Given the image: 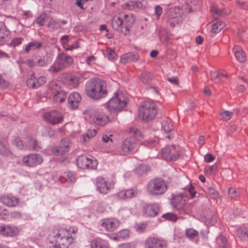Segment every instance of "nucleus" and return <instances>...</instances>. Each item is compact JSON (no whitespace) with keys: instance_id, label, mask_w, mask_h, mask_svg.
Wrapping results in <instances>:
<instances>
[{"instance_id":"obj_1","label":"nucleus","mask_w":248,"mask_h":248,"mask_svg":"<svg viewBox=\"0 0 248 248\" xmlns=\"http://www.w3.org/2000/svg\"><path fill=\"white\" fill-rule=\"evenodd\" d=\"M85 92L88 97L95 100L106 97L108 93L106 82L100 78H92L88 81Z\"/></svg>"},{"instance_id":"obj_2","label":"nucleus","mask_w":248,"mask_h":248,"mask_svg":"<svg viewBox=\"0 0 248 248\" xmlns=\"http://www.w3.org/2000/svg\"><path fill=\"white\" fill-rule=\"evenodd\" d=\"M63 232H59L49 241L48 248H68L73 242V238L69 235H64Z\"/></svg>"},{"instance_id":"obj_3","label":"nucleus","mask_w":248,"mask_h":248,"mask_svg":"<svg viewBox=\"0 0 248 248\" xmlns=\"http://www.w3.org/2000/svg\"><path fill=\"white\" fill-rule=\"evenodd\" d=\"M73 62V58L62 52L57 57V60L51 65L48 69L50 72L57 73L69 67Z\"/></svg>"},{"instance_id":"obj_4","label":"nucleus","mask_w":248,"mask_h":248,"mask_svg":"<svg viewBox=\"0 0 248 248\" xmlns=\"http://www.w3.org/2000/svg\"><path fill=\"white\" fill-rule=\"evenodd\" d=\"M147 189L150 195L157 196L165 193L168 189V186L164 180L160 178L154 179L148 183Z\"/></svg>"},{"instance_id":"obj_5","label":"nucleus","mask_w":248,"mask_h":248,"mask_svg":"<svg viewBox=\"0 0 248 248\" xmlns=\"http://www.w3.org/2000/svg\"><path fill=\"white\" fill-rule=\"evenodd\" d=\"M157 109L155 105L150 101L143 102L139 108V116L146 122L152 120L155 116Z\"/></svg>"},{"instance_id":"obj_6","label":"nucleus","mask_w":248,"mask_h":248,"mask_svg":"<svg viewBox=\"0 0 248 248\" xmlns=\"http://www.w3.org/2000/svg\"><path fill=\"white\" fill-rule=\"evenodd\" d=\"M161 155L162 157L166 160L175 161L180 156L179 148L173 145L167 146L162 149Z\"/></svg>"},{"instance_id":"obj_7","label":"nucleus","mask_w":248,"mask_h":248,"mask_svg":"<svg viewBox=\"0 0 248 248\" xmlns=\"http://www.w3.org/2000/svg\"><path fill=\"white\" fill-rule=\"evenodd\" d=\"M43 116L45 121L52 125L62 123L63 119L62 114L57 110L45 112Z\"/></svg>"},{"instance_id":"obj_8","label":"nucleus","mask_w":248,"mask_h":248,"mask_svg":"<svg viewBox=\"0 0 248 248\" xmlns=\"http://www.w3.org/2000/svg\"><path fill=\"white\" fill-rule=\"evenodd\" d=\"M122 96L117 95L112 97L107 103L106 106L110 111H120L126 104L125 100H122Z\"/></svg>"},{"instance_id":"obj_9","label":"nucleus","mask_w":248,"mask_h":248,"mask_svg":"<svg viewBox=\"0 0 248 248\" xmlns=\"http://www.w3.org/2000/svg\"><path fill=\"white\" fill-rule=\"evenodd\" d=\"M77 165L78 168L83 169H92L96 168V163L92 158L86 155H82L77 159Z\"/></svg>"},{"instance_id":"obj_10","label":"nucleus","mask_w":248,"mask_h":248,"mask_svg":"<svg viewBox=\"0 0 248 248\" xmlns=\"http://www.w3.org/2000/svg\"><path fill=\"white\" fill-rule=\"evenodd\" d=\"M119 224V221L115 218H106L100 220L101 227L108 232L114 231Z\"/></svg>"},{"instance_id":"obj_11","label":"nucleus","mask_w":248,"mask_h":248,"mask_svg":"<svg viewBox=\"0 0 248 248\" xmlns=\"http://www.w3.org/2000/svg\"><path fill=\"white\" fill-rule=\"evenodd\" d=\"M135 146L136 143L134 139L127 138L121 144V153L123 155H129L134 151Z\"/></svg>"},{"instance_id":"obj_12","label":"nucleus","mask_w":248,"mask_h":248,"mask_svg":"<svg viewBox=\"0 0 248 248\" xmlns=\"http://www.w3.org/2000/svg\"><path fill=\"white\" fill-rule=\"evenodd\" d=\"M43 159L39 154H31L24 157L23 161L25 165L29 167H35L41 164Z\"/></svg>"},{"instance_id":"obj_13","label":"nucleus","mask_w":248,"mask_h":248,"mask_svg":"<svg viewBox=\"0 0 248 248\" xmlns=\"http://www.w3.org/2000/svg\"><path fill=\"white\" fill-rule=\"evenodd\" d=\"M171 203L175 210L179 211L181 214H185L184 207L186 204V200L184 198L182 194H179L174 196Z\"/></svg>"},{"instance_id":"obj_14","label":"nucleus","mask_w":248,"mask_h":248,"mask_svg":"<svg viewBox=\"0 0 248 248\" xmlns=\"http://www.w3.org/2000/svg\"><path fill=\"white\" fill-rule=\"evenodd\" d=\"M96 186L100 193L106 194L110 188H113L114 184L112 181L110 183H108L104 178L97 177L96 180Z\"/></svg>"},{"instance_id":"obj_15","label":"nucleus","mask_w":248,"mask_h":248,"mask_svg":"<svg viewBox=\"0 0 248 248\" xmlns=\"http://www.w3.org/2000/svg\"><path fill=\"white\" fill-rule=\"evenodd\" d=\"M146 248H166V242L156 237H149L145 242Z\"/></svg>"},{"instance_id":"obj_16","label":"nucleus","mask_w":248,"mask_h":248,"mask_svg":"<svg viewBox=\"0 0 248 248\" xmlns=\"http://www.w3.org/2000/svg\"><path fill=\"white\" fill-rule=\"evenodd\" d=\"M143 213L149 217H155L158 215L160 208L158 204H144Z\"/></svg>"},{"instance_id":"obj_17","label":"nucleus","mask_w":248,"mask_h":248,"mask_svg":"<svg viewBox=\"0 0 248 248\" xmlns=\"http://www.w3.org/2000/svg\"><path fill=\"white\" fill-rule=\"evenodd\" d=\"M122 18L124 20V34L125 36L129 34V27H131L135 21V18L132 14L122 15Z\"/></svg>"},{"instance_id":"obj_18","label":"nucleus","mask_w":248,"mask_h":248,"mask_svg":"<svg viewBox=\"0 0 248 248\" xmlns=\"http://www.w3.org/2000/svg\"><path fill=\"white\" fill-rule=\"evenodd\" d=\"M81 100V97L80 94L77 92H74L69 95L68 102L71 108L76 109L78 107Z\"/></svg>"},{"instance_id":"obj_19","label":"nucleus","mask_w":248,"mask_h":248,"mask_svg":"<svg viewBox=\"0 0 248 248\" xmlns=\"http://www.w3.org/2000/svg\"><path fill=\"white\" fill-rule=\"evenodd\" d=\"M137 192L134 189L122 190L116 194L117 197L121 200H127L131 199L136 196Z\"/></svg>"},{"instance_id":"obj_20","label":"nucleus","mask_w":248,"mask_h":248,"mask_svg":"<svg viewBox=\"0 0 248 248\" xmlns=\"http://www.w3.org/2000/svg\"><path fill=\"white\" fill-rule=\"evenodd\" d=\"M1 202L9 207H15L19 203V199L15 197L4 195L0 198Z\"/></svg>"},{"instance_id":"obj_21","label":"nucleus","mask_w":248,"mask_h":248,"mask_svg":"<svg viewBox=\"0 0 248 248\" xmlns=\"http://www.w3.org/2000/svg\"><path fill=\"white\" fill-rule=\"evenodd\" d=\"M124 24V20L122 18V15L119 16H115L113 17L111 22V25L112 28L122 32L124 34V30H123V25Z\"/></svg>"},{"instance_id":"obj_22","label":"nucleus","mask_w":248,"mask_h":248,"mask_svg":"<svg viewBox=\"0 0 248 248\" xmlns=\"http://www.w3.org/2000/svg\"><path fill=\"white\" fill-rule=\"evenodd\" d=\"M0 232L6 236H13L18 233V228L9 226H1L0 227Z\"/></svg>"},{"instance_id":"obj_23","label":"nucleus","mask_w":248,"mask_h":248,"mask_svg":"<svg viewBox=\"0 0 248 248\" xmlns=\"http://www.w3.org/2000/svg\"><path fill=\"white\" fill-rule=\"evenodd\" d=\"M91 248H110L109 243L100 238L93 240L91 243Z\"/></svg>"},{"instance_id":"obj_24","label":"nucleus","mask_w":248,"mask_h":248,"mask_svg":"<svg viewBox=\"0 0 248 248\" xmlns=\"http://www.w3.org/2000/svg\"><path fill=\"white\" fill-rule=\"evenodd\" d=\"M10 31L8 30L4 23L0 22V42H4L9 38Z\"/></svg>"},{"instance_id":"obj_25","label":"nucleus","mask_w":248,"mask_h":248,"mask_svg":"<svg viewBox=\"0 0 248 248\" xmlns=\"http://www.w3.org/2000/svg\"><path fill=\"white\" fill-rule=\"evenodd\" d=\"M139 59V56L137 53H128L124 54L121 58V62L123 63H126L137 61Z\"/></svg>"},{"instance_id":"obj_26","label":"nucleus","mask_w":248,"mask_h":248,"mask_svg":"<svg viewBox=\"0 0 248 248\" xmlns=\"http://www.w3.org/2000/svg\"><path fill=\"white\" fill-rule=\"evenodd\" d=\"M233 51L237 61L241 62H245L246 54L240 46H235L233 48Z\"/></svg>"},{"instance_id":"obj_27","label":"nucleus","mask_w":248,"mask_h":248,"mask_svg":"<svg viewBox=\"0 0 248 248\" xmlns=\"http://www.w3.org/2000/svg\"><path fill=\"white\" fill-rule=\"evenodd\" d=\"M52 93L53 95V99L57 102L62 103L65 100L66 97L65 93L62 90L53 91L52 92Z\"/></svg>"},{"instance_id":"obj_28","label":"nucleus","mask_w":248,"mask_h":248,"mask_svg":"<svg viewBox=\"0 0 248 248\" xmlns=\"http://www.w3.org/2000/svg\"><path fill=\"white\" fill-rule=\"evenodd\" d=\"M94 123L98 125L103 126L108 121V116L101 114H95L93 118Z\"/></svg>"},{"instance_id":"obj_29","label":"nucleus","mask_w":248,"mask_h":248,"mask_svg":"<svg viewBox=\"0 0 248 248\" xmlns=\"http://www.w3.org/2000/svg\"><path fill=\"white\" fill-rule=\"evenodd\" d=\"M153 78V74L149 72H143L140 76V78L141 82L143 84L147 85H150V82Z\"/></svg>"},{"instance_id":"obj_30","label":"nucleus","mask_w":248,"mask_h":248,"mask_svg":"<svg viewBox=\"0 0 248 248\" xmlns=\"http://www.w3.org/2000/svg\"><path fill=\"white\" fill-rule=\"evenodd\" d=\"M42 43L41 42H37L36 41L30 42L26 46L25 51L26 53H29L31 50L39 49L41 47Z\"/></svg>"},{"instance_id":"obj_31","label":"nucleus","mask_w":248,"mask_h":248,"mask_svg":"<svg viewBox=\"0 0 248 248\" xmlns=\"http://www.w3.org/2000/svg\"><path fill=\"white\" fill-rule=\"evenodd\" d=\"M236 235L242 241H246L248 239V228L241 227L238 229Z\"/></svg>"},{"instance_id":"obj_32","label":"nucleus","mask_w":248,"mask_h":248,"mask_svg":"<svg viewBox=\"0 0 248 248\" xmlns=\"http://www.w3.org/2000/svg\"><path fill=\"white\" fill-rule=\"evenodd\" d=\"M225 26L226 25L224 22L221 21H218L212 25L211 32L217 33L221 31Z\"/></svg>"},{"instance_id":"obj_33","label":"nucleus","mask_w":248,"mask_h":248,"mask_svg":"<svg viewBox=\"0 0 248 248\" xmlns=\"http://www.w3.org/2000/svg\"><path fill=\"white\" fill-rule=\"evenodd\" d=\"M97 131L95 129L89 130L86 134L82 135L80 140L83 142L87 141L91 137H93L96 135Z\"/></svg>"},{"instance_id":"obj_34","label":"nucleus","mask_w":248,"mask_h":248,"mask_svg":"<svg viewBox=\"0 0 248 248\" xmlns=\"http://www.w3.org/2000/svg\"><path fill=\"white\" fill-rule=\"evenodd\" d=\"M150 170V167L146 165H140L135 170V172L139 175L141 176L146 173Z\"/></svg>"},{"instance_id":"obj_35","label":"nucleus","mask_w":248,"mask_h":248,"mask_svg":"<svg viewBox=\"0 0 248 248\" xmlns=\"http://www.w3.org/2000/svg\"><path fill=\"white\" fill-rule=\"evenodd\" d=\"M0 154L3 156L12 155L11 151L7 147L6 144L1 141H0Z\"/></svg>"},{"instance_id":"obj_36","label":"nucleus","mask_w":248,"mask_h":248,"mask_svg":"<svg viewBox=\"0 0 248 248\" xmlns=\"http://www.w3.org/2000/svg\"><path fill=\"white\" fill-rule=\"evenodd\" d=\"M29 148L34 151H39L41 147L39 146L38 142L35 139L30 138L29 141Z\"/></svg>"},{"instance_id":"obj_37","label":"nucleus","mask_w":248,"mask_h":248,"mask_svg":"<svg viewBox=\"0 0 248 248\" xmlns=\"http://www.w3.org/2000/svg\"><path fill=\"white\" fill-rule=\"evenodd\" d=\"M27 85L31 88H37L36 78L34 75L31 74V77L29 78L27 80Z\"/></svg>"},{"instance_id":"obj_38","label":"nucleus","mask_w":248,"mask_h":248,"mask_svg":"<svg viewBox=\"0 0 248 248\" xmlns=\"http://www.w3.org/2000/svg\"><path fill=\"white\" fill-rule=\"evenodd\" d=\"M63 147H62L60 145L59 146L55 147L52 149V152L55 155H64L68 152V150H64Z\"/></svg>"},{"instance_id":"obj_39","label":"nucleus","mask_w":248,"mask_h":248,"mask_svg":"<svg viewBox=\"0 0 248 248\" xmlns=\"http://www.w3.org/2000/svg\"><path fill=\"white\" fill-rule=\"evenodd\" d=\"M49 18V16L46 13H43L40 15L37 18V23L40 26H43L44 24V22L48 20Z\"/></svg>"},{"instance_id":"obj_40","label":"nucleus","mask_w":248,"mask_h":248,"mask_svg":"<svg viewBox=\"0 0 248 248\" xmlns=\"http://www.w3.org/2000/svg\"><path fill=\"white\" fill-rule=\"evenodd\" d=\"M211 77L215 83H218L221 81V74L217 71H212L211 72Z\"/></svg>"},{"instance_id":"obj_41","label":"nucleus","mask_w":248,"mask_h":248,"mask_svg":"<svg viewBox=\"0 0 248 248\" xmlns=\"http://www.w3.org/2000/svg\"><path fill=\"white\" fill-rule=\"evenodd\" d=\"M198 232L192 228L188 229L186 231V236L190 239L194 238L195 237L198 236Z\"/></svg>"},{"instance_id":"obj_42","label":"nucleus","mask_w":248,"mask_h":248,"mask_svg":"<svg viewBox=\"0 0 248 248\" xmlns=\"http://www.w3.org/2000/svg\"><path fill=\"white\" fill-rule=\"evenodd\" d=\"M162 217L163 218H165L166 220L173 222H175L178 219L176 215L172 213H167L166 214H163L162 216Z\"/></svg>"},{"instance_id":"obj_43","label":"nucleus","mask_w":248,"mask_h":248,"mask_svg":"<svg viewBox=\"0 0 248 248\" xmlns=\"http://www.w3.org/2000/svg\"><path fill=\"white\" fill-rule=\"evenodd\" d=\"M130 134H132L136 138L139 137H142V133L136 127H130L129 130Z\"/></svg>"},{"instance_id":"obj_44","label":"nucleus","mask_w":248,"mask_h":248,"mask_svg":"<svg viewBox=\"0 0 248 248\" xmlns=\"http://www.w3.org/2000/svg\"><path fill=\"white\" fill-rule=\"evenodd\" d=\"M35 63V65H37L39 66H45L46 64H48L49 62L47 58H46V60H45L44 58H43L42 57H40L37 59Z\"/></svg>"},{"instance_id":"obj_45","label":"nucleus","mask_w":248,"mask_h":248,"mask_svg":"<svg viewBox=\"0 0 248 248\" xmlns=\"http://www.w3.org/2000/svg\"><path fill=\"white\" fill-rule=\"evenodd\" d=\"M48 27L53 29H58L61 27V25L59 22H57L51 18L49 21Z\"/></svg>"},{"instance_id":"obj_46","label":"nucleus","mask_w":248,"mask_h":248,"mask_svg":"<svg viewBox=\"0 0 248 248\" xmlns=\"http://www.w3.org/2000/svg\"><path fill=\"white\" fill-rule=\"evenodd\" d=\"M223 120L228 121L230 120L233 115V112H230L228 110H224L220 113Z\"/></svg>"},{"instance_id":"obj_47","label":"nucleus","mask_w":248,"mask_h":248,"mask_svg":"<svg viewBox=\"0 0 248 248\" xmlns=\"http://www.w3.org/2000/svg\"><path fill=\"white\" fill-rule=\"evenodd\" d=\"M66 177L65 180L67 182H73L76 180L75 173L72 171L65 172Z\"/></svg>"},{"instance_id":"obj_48","label":"nucleus","mask_w":248,"mask_h":248,"mask_svg":"<svg viewBox=\"0 0 248 248\" xmlns=\"http://www.w3.org/2000/svg\"><path fill=\"white\" fill-rule=\"evenodd\" d=\"M228 194L232 199H235L240 195V193L234 188H230L229 190Z\"/></svg>"},{"instance_id":"obj_49","label":"nucleus","mask_w":248,"mask_h":248,"mask_svg":"<svg viewBox=\"0 0 248 248\" xmlns=\"http://www.w3.org/2000/svg\"><path fill=\"white\" fill-rule=\"evenodd\" d=\"M106 55H107L108 58L110 60L114 59L116 56L115 51L110 48H108L107 49Z\"/></svg>"},{"instance_id":"obj_50","label":"nucleus","mask_w":248,"mask_h":248,"mask_svg":"<svg viewBox=\"0 0 248 248\" xmlns=\"http://www.w3.org/2000/svg\"><path fill=\"white\" fill-rule=\"evenodd\" d=\"M62 147H63L64 150H68L69 147V140L67 138H64L62 140L60 145Z\"/></svg>"},{"instance_id":"obj_51","label":"nucleus","mask_w":248,"mask_h":248,"mask_svg":"<svg viewBox=\"0 0 248 248\" xmlns=\"http://www.w3.org/2000/svg\"><path fill=\"white\" fill-rule=\"evenodd\" d=\"M13 144L20 149L23 148L22 141L19 137L15 138L13 141Z\"/></svg>"},{"instance_id":"obj_52","label":"nucleus","mask_w":248,"mask_h":248,"mask_svg":"<svg viewBox=\"0 0 248 248\" xmlns=\"http://www.w3.org/2000/svg\"><path fill=\"white\" fill-rule=\"evenodd\" d=\"M118 235L119 237L124 239L129 236V231L127 229L122 230L118 232Z\"/></svg>"},{"instance_id":"obj_53","label":"nucleus","mask_w":248,"mask_h":248,"mask_svg":"<svg viewBox=\"0 0 248 248\" xmlns=\"http://www.w3.org/2000/svg\"><path fill=\"white\" fill-rule=\"evenodd\" d=\"M23 40V39L21 37L14 38L12 40L10 43V46L15 47L21 44Z\"/></svg>"},{"instance_id":"obj_54","label":"nucleus","mask_w":248,"mask_h":248,"mask_svg":"<svg viewBox=\"0 0 248 248\" xmlns=\"http://www.w3.org/2000/svg\"><path fill=\"white\" fill-rule=\"evenodd\" d=\"M10 216L12 219H17L21 218L22 213L19 211H15L11 212Z\"/></svg>"},{"instance_id":"obj_55","label":"nucleus","mask_w":248,"mask_h":248,"mask_svg":"<svg viewBox=\"0 0 248 248\" xmlns=\"http://www.w3.org/2000/svg\"><path fill=\"white\" fill-rule=\"evenodd\" d=\"M208 191L212 198L216 199L218 197V194L214 188L209 187L208 188Z\"/></svg>"},{"instance_id":"obj_56","label":"nucleus","mask_w":248,"mask_h":248,"mask_svg":"<svg viewBox=\"0 0 248 248\" xmlns=\"http://www.w3.org/2000/svg\"><path fill=\"white\" fill-rule=\"evenodd\" d=\"M217 240L218 242L220 241L221 246L223 247V248H227V240L225 237L220 236L217 238Z\"/></svg>"},{"instance_id":"obj_57","label":"nucleus","mask_w":248,"mask_h":248,"mask_svg":"<svg viewBox=\"0 0 248 248\" xmlns=\"http://www.w3.org/2000/svg\"><path fill=\"white\" fill-rule=\"evenodd\" d=\"M69 83L75 87H77L79 84V80L78 78L72 77L69 79Z\"/></svg>"},{"instance_id":"obj_58","label":"nucleus","mask_w":248,"mask_h":248,"mask_svg":"<svg viewBox=\"0 0 248 248\" xmlns=\"http://www.w3.org/2000/svg\"><path fill=\"white\" fill-rule=\"evenodd\" d=\"M46 82V78L45 77L41 76L38 78H36V83L38 88L43 85Z\"/></svg>"},{"instance_id":"obj_59","label":"nucleus","mask_w":248,"mask_h":248,"mask_svg":"<svg viewBox=\"0 0 248 248\" xmlns=\"http://www.w3.org/2000/svg\"><path fill=\"white\" fill-rule=\"evenodd\" d=\"M135 227L137 231L140 232H143L146 229L147 224L145 223L138 224H136Z\"/></svg>"},{"instance_id":"obj_60","label":"nucleus","mask_w":248,"mask_h":248,"mask_svg":"<svg viewBox=\"0 0 248 248\" xmlns=\"http://www.w3.org/2000/svg\"><path fill=\"white\" fill-rule=\"evenodd\" d=\"M8 82L6 81L2 76L0 74V87L4 88L5 87H8Z\"/></svg>"},{"instance_id":"obj_61","label":"nucleus","mask_w":248,"mask_h":248,"mask_svg":"<svg viewBox=\"0 0 248 248\" xmlns=\"http://www.w3.org/2000/svg\"><path fill=\"white\" fill-rule=\"evenodd\" d=\"M211 10L213 13L217 15L222 16L223 15L222 11L215 6H211Z\"/></svg>"},{"instance_id":"obj_62","label":"nucleus","mask_w":248,"mask_h":248,"mask_svg":"<svg viewBox=\"0 0 248 248\" xmlns=\"http://www.w3.org/2000/svg\"><path fill=\"white\" fill-rule=\"evenodd\" d=\"M167 80L173 85L178 86L179 80L177 77L168 78Z\"/></svg>"},{"instance_id":"obj_63","label":"nucleus","mask_w":248,"mask_h":248,"mask_svg":"<svg viewBox=\"0 0 248 248\" xmlns=\"http://www.w3.org/2000/svg\"><path fill=\"white\" fill-rule=\"evenodd\" d=\"M162 128L166 133H169L172 129V125L170 124L165 123Z\"/></svg>"},{"instance_id":"obj_64","label":"nucleus","mask_w":248,"mask_h":248,"mask_svg":"<svg viewBox=\"0 0 248 248\" xmlns=\"http://www.w3.org/2000/svg\"><path fill=\"white\" fill-rule=\"evenodd\" d=\"M155 12L157 18H158L162 13V9L159 5L155 7Z\"/></svg>"}]
</instances>
